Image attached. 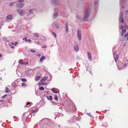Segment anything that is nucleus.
<instances>
[{
    "instance_id": "f257e3e1",
    "label": "nucleus",
    "mask_w": 128,
    "mask_h": 128,
    "mask_svg": "<svg viewBox=\"0 0 128 128\" xmlns=\"http://www.w3.org/2000/svg\"><path fill=\"white\" fill-rule=\"evenodd\" d=\"M90 12V9L87 8L84 11V15L83 18V20L85 21L86 19L88 18L89 16Z\"/></svg>"
},
{
    "instance_id": "f03ea898",
    "label": "nucleus",
    "mask_w": 128,
    "mask_h": 128,
    "mask_svg": "<svg viewBox=\"0 0 128 128\" xmlns=\"http://www.w3.org/2000/svg\"><path fill=\"white\" fill-rule=\"evenodd\" d=\"M74 108H73L72 106L71 105H68V106L67 110L69 111H74L76 110V107L74 106Z\"/></svg>"
},
{
    "instance_id": "7ed1b4c3",
    "label": "nucleus",
    "mask_w": 128,
    "mask_h": 128,
    "mask_svg": "<svg viewBox=\"0 0 128 128\" xmlns=\"http://www.w3.org/2000/svg\"><path fill=\"white\" fill-rule=\"evenodd\" d=\"M77 36L79 40H82L81 31L80 29H78L77 31Z\"/></svg>"
},
{
    "instance_id": "20e7f679",
    "label": "nucleus",
    "mask_w": 128,
    "mask_h": 128,
    "mask_svg": "<svg viewBox=\"0 0 128 128\" xmlns=\"http://www.w3.org/2000/svg\"><path fill=\"white\" fill-rule=\"evenodd\" d=\"M119 21L122 23H123L124 22L123 14L122 12H120V14Z\"/></svg>"
},
{
    "instance_id": "39448f33",
    "label": "nucleus",
    "mask_w": 128,
    "mask_h": 128,
    "mask_svg": "<svg viewBox=\"0 0 128 128\" xmlns=\"http://www.w3.org/2000/svg\"><path fill=\"white\" fill-rule=\"evenodd\" d=\"M52 4L56 6H58L60 4V2L58 0H52Z\"/></svg>"
},
{
    "instance_id": "423d86ee",
    "label": "nucleus",
    "mask_w": 128,
    "mask_h": 128,
    "mask_svg": "<svg viewBox=\"0 0 128 128\" xmlns=\"http://www.w3.org/2000/svg\"><path fill=\"white\" fill-rule=\"evenodd\" d=\"M113 54L114 57V59L116 62L117 60L119 58L118 55V54H116V52L115 53L113 52Z\"/></svg>"
},
{
    "instance_id": "0eeeda50",
    "label": "nucleus",
    "mask_w": 128,
    "mask_h": 128,
    "mask_svg": "<svg viewBox=\"0 0 128 128\" xmlns=\"http://www.w3.org/2000/svg\"><path fill=\"white\" fill-rule=\"evenodd\" d=\"M25 12L24 10H21L18 12V13L21 16H22L24 14Z\"/></svg>"
},
{
    "instance_id": "6e6552de",
    "label": "nucleus",
    "mask_w": 128,
    "mask_h": 128,
    "mask_svg": "<svg viewBox=\"0 0 128 128\" xmlns=\"http://www.w3.org/2000/svg\"><path fill=\"white\" fill-rule=\"evenodd\" d=\"M87 55L88 59L90 61H91L92 60V58L91 56V54L90 52H87Z\"/></svg>"
},
{
    "instance_id": "1a4fd4ad",
    "label": "nucleus",
    "mask_w": 128,
    "mask_h": 128,
    "mask_svg": "<svg viewBox=\"0 0 128 128\" xmlns=\"http://www.w3.org/2000/svg\"><path fill=\"white\" fill-rule=\"evenodd\" d=\"M24 6V4H17L16 6L19 8H22Z\"/></svg>"
},
{
    "instance_id": "9d476101",
    "label": "nucleus",
    "mask_w": 128,
    "mask_h": 128,
    "mask_svg": "<svg viewBox=\"0 0 128 128\" xmlns=\"http://www.w3.org/2000/svg\"><path fill=\"white\" fill-rule=\"evenodd\" d=\"M52 26H53V27L54 26H55L57 28H58L59 27L57 24L55 22L52 23Z\"/></svg>"
},
{
    "instance_id": "9b49d317",
    "label": "nucleus",
    "mask_w": 128,
    "mask_h": 128,
    "mask_svg": "<svg viewBox=\"0 0 128 128\" xmlns=\"http://www.w3.org/2000/svg\"><path fill=\"white\" fill-rule=\"evenodd\" d=\"M51 120L48 119H46L44 120V122L45 123H47V124H49V122H50Z\"/></svg>"
},
{
    "instance_id": "f8f14e48",
    "label": "nucleus",
    "mask_w": 128,
    "mask_h": 128,
    "mask_svg": "<svg viewBox=\"0 0 128 128\" xmlns=\"http://www.w3.org/2000/svg\"><path fill=\"white\" fill-rule=\"evenodd\" d=\"M74 50L76 51H78L79 50L78 46L77 45L74 46Z\"/></svg>"
},
{
    "instance_id": "ddd939ff",
    "label": "nucleus",
    "mask_w": 128,
    "mask_h": 128,
    "mask_svg": "<svg viewBox=\"0 0 128 128\" xmlns=\"http://www.w3.org/2000/svg\"><path fill=\"white\" fill-rule=\"evenodd\" d=\"M46 58V57L44 56H42L41 58H40V62H42Z\"/></svg>"
},
{
    "instance_id": "4468645a",
    "label": "nucleus",
    "mask_w": 128,
    "mask_h": 128,
    "mask_svg": "<svg viewBox=\"0 0 128 128\" xmlns=\"http://www.w3.org/2000/svg\"><path fill=\"white\" fill-rule=\"evenodd\" d=\"M48 78V77H44L42 78L40 82H45L46 80H47Z\"/></svg>"
},
{
    "instance_id": "2eb2a0df",
    "label": "nucleus",
    "mask_w": 128,
    "mask_h": 128,
    "mask_svg": "<svg viewBox=\"0 0 128 128\" xmlns=\"http://www.w3.org/2000/svg\"><path fill=\"white\" fill-rule=\"evenodd\" d=\"M12 16L11 15H9L8 16L6 17V19L8 20H11L12 19Z\"/></svg>"
},
{
    "instance_id": "dca6fc26",
    "label": "nucleus",
    "mask_w": 128,
    "mask_h": 128,
    "mask_svg": "<svg viewBox=\"0 0 128 128\" xmlns=\"http://www.w3.org/2000/svg\"><path fill=\"white\" fill-rule=\"evenodd\" d=\"M66 28V32L67 33H68V24L67 23H66V24L65 26Z\"/></svg>"
},
{
    "instance_id": "f3484780",
    "label": "nucleus",
    "mask_w": 128,
    "mask_h": 128,
    "mask_svg": "<svg viewBox=\"0 0 128 128\" xmlns=\"http://www.w3.org/2000/svg\"><path fill=\"white\" fill-rule=\"evenodd\" d=\"M33 34L34 36L36 38H38L39 37V35L38 33H35Z\"/></svg>"
},
{
    "instance_id": "a211bd4d",
    "label": "nucleus",
    "mask_w": 128,
    "mask_h": 128,
    "mask_svg": "<svg viewBox=\"0 0 128 128\" xmlns=\"http://www.w3.org/2000/svg\"><path fill=\"white\" fill-rule=\"evenodd\" d=\"M76 18L77 19H78L79 20H83V18H82L80 16H78V15H77L76 16Z\"/></svg>"
},
{
    "instance_id": "6ab92c4d",
    "label": "nucleus",
    "mask_w": 128,
    "mask_h": 128,
    "mask_svg": "<svg viewBox=\"0 0 128 128\" xmlns=\"http://www.w3.org/2000/svg\"><path fill=\"white\" fill-rule=\"evenodd\" d=\"M5 92H6V93H9L10 92V90L7 87H6L5 88Z\"/></svg>"
},
{
    "instance_id": "aec40b11",
    "label": "nucleus",
    "mask_w": 128,
    "mask_h": 128,
    "mask_svg": "<svg viewBox=\"0 0 128 128\" xmlns=\"http://www.w3.org/2000/svg\"><path fill=\"white\" fill-rule=\"evenodd\" d=\"M94 5L95 6L94 9H96L98 8V5H97V2L96 1H95L94 3Z\"/></svg>"
},
{
    "instance_id": "412c9836",
    "label": "nucleus",
    "mask_w": 128,
    "mask_h": 128,
    "mask_svg": "<svg viewBox=\"0 0 128 128\" xmlns=\"http://www.w3.org/2000/svg\"><path fill=\"white\" fill-rule=\"evenodd\" d=\"M58 12H56V13H55L53 16V18L54 19L56 18L58 16Z\"/></svg>"
},
{
    "instance_id": "4be33fe9",
    "label": "nucleus",
    "mask_w": 128,
    "mask_h": 128,
    "mask_svg": "<svg viewBox=\"0 0 128 128\" xmlns=\"http://www.w3.org/2000/svg\"><path fill=\"white\" fill-rule=\"evenodd\" d=\"M19 62L22 65L24 64V63L23 62V60L22 59H20V60L19 61Z\"/></svg>"
},
{
    "instance_id": "5701e85b",
    "label": "nucleus",
    "mask_w": 128,
    "mask_h": 128,
    "mask_svg": "<svg viewBox=\"0 0 128 128\" xmlns=\"http://www.w3.org/2000/svg\"><path fill=\"white\" fill-rule=\"evenodd\" d=\"M30 102H27L26 104V105L24 107L30 106Z\"/></svg>"
},
{
    "instance_id": "b1692460",
    "label": "nucleus",
    "mask_w": 128,
    "mask_h": 128,
    "mask_svg": "<svg viewBox=\"0 0 128 128\" xmlns=\"http://www.w3.org/2000/svg\"><path fill=\"white\" fill-rule=\"evenodd\" d=\"M52 90L54 93H58V92H57L56 90H54V88H52Z\"/></svg>"
},
{
    "instance_id": "393cba45",
    "label": "nucleus",
    "mask_w": 128,
    "mask_h": 128,
    "mask_svg": "<svg viewBox=\"0 0 128 128\" xmlns=\"http://www.w3.org/2000/svg\"><path fill=\"white\" fill-rule=\"evenodd\" d=\"M21 85L23 86H27V85L24 82L22 83Z\"/></svg>"
},
{
    "instance_id": "a878e982",
    "label": "nucleus",
    "mask_w": 128,
    "mask_h": 128,
    "mask_svg": "<svg viewBox=\"0 0 128 128\" xmlns=\"http://www.w3.org/2000/svg\"><path fill=\"white\" fill-rule=\"evenodd\" d=\"M40 78V77L39 76H38L36 78V81H38L39 80Z\"/></svg>"
},
{
    "instance_id": "bb28decb",
    "label": "nucleus",
    "mask_w": 128,
    "mask_h": 128,
    "mask_svg": "<svg viewBox=\"0 0 128 128\" xmlns=\"http://www.w3.org/2000/svg\"><path fill=\"white\" fill-rule=\"evenodd\" d=\"M75 120L77 121L80 120V118L79 117H77L75 118Z\"/></svg>"
},
{
    "instance_id": "cd10ccee",
    "label": "nucleus",
    "mask_w": 128,
    "mask_h": 128,
    "mask_svg": "<svg viewBox=\"0 0 128 128\" xmlns=\"http://www.w3.org/2000/svg\"><path fill=\"white\" fill-rule=\"evenodd\" d=\"M47 98L48 100H52V97L51 96H50L49 97H48Z\"/></svg>"
},
{
    "instance_id": "c85d7f7f",
    "label": "nucleus",
    "mask_w": 128,
    "mask_h": 128,
    "mask_svg": "<svg viewBox=\"0 0 128 128\" xmlns=\"http://www.w3.org/2000/svg\"><path fill=\"white\" fill-rule=\"evenodd\" d=\"M34 10V9H31V10H29V13L30 14H32L33 12V11Z\"/></svg>"
},
{
    "instance_id": "c756f323",
    "label": "nucleus",
    "mask_w": 128,
    "mask_h": 128,
    "mask_svg": "<svg viewBox=\"0 0 128 128\" xmlns=\"http://www.w3.org/2000/svg\"><path fill=\"white\" fill-rule=\"evenodd\" d=\"M22 81L23 82H26V80L24 78H22L21 79Z\"/></svg>"
},
{
    "instance_id": "7c9ffc66",
    "label": "nucleus",
    "mask_w": 128,
    "mask_h": 128,
    "mask_svg": "<svg viewBox=\"0 0 128 128\" xmlns=\"http://www.w3.org/2000/svg\"><path fill=\"white\" fill-rule=\"evenodd\" d=\"M39 89L40 90H44V88L43 86H41L40 87Z\"/></svg>"
},
{
    "instance_id": "2f4dec72",
    "label": "nucleus",
    "mask_w": 128,
    "mask_h": 128,
    "mask_svg": "<svg viewBox=\"0 0 128 128\" xmlns=\"http://www.w3.org/2000/svg\"><path fill=\"white\" fill-rule=\"evenodd\" d=\"M34 42L35 43H36V44H37L38 45H40V42H38V41H37V42H36L35 41H34Z\"/></svg>"
},
{
    "instance_id": "473e14b6",
    "label": "nucleus",
    "mask_w": 128,
    "mask_h": 128,
    "mask_svg": "<svg viewBox=\"0 0 128 128\" xmlns=\"http://www.w3.org/2000/svg\"><path fill=\"white\" fill-rule=\"evenodd\" d=\"M15 3H10L9 5V6H13V4H15Z\"/></svg>"
},
{
    "instance_id": "72a5a7b5",
    "label": "nucleus",
    "mask_w": 128,
    "mask_h": 128,
    "mask_svg": "<svg viewBox=\"0 0 128 128\" xmlns=\"http://www.w3.org/2000/svg\"><path fill=\"white\" fill-rule=\"evenodd\" d=\"M30 50L31 52H36L35 50H33L32 49H30Z\"/></svg>"
},
{
    "instance_id": "f704fd0d",
    "label": "nucleus",
    "mask_w": 128,
    "mask_h": 128,
    "mask_svg": "<svg viewBox=\"0 0 128 128\" xmlns=\"http://www.w3.org/2000/svg\"><path fill=\"white\" fill-rule=\"evenodd\" d=\"M123 27H124L123 26H119V28L120 29H121L122 30L123 29Z\"/></svg>"
},
{
    "instance_id": "c9c22d12",
    "label": "nucleus",
    "mask_w": 128,
    "mask_h": 128,
    "mask_svg": "<svg viewBox=\"0 0 128 128\" xmlns=\"http://www.w3.org/2000/svg\"><path fill=\"white\" fill-rule=\"evenodd\" d=\"M12 85L13 86L15 87L16 86V84L14 82L12 83Z\"/></svg>"
},
{
    "instance_id": "e433bc0d",
    "label": "nucleus",
    "mask_w": 128,
    "mask_h": 128,
    "mask_svg": "<svg viewBox=\"0 0 128 128\" xmlns=\"http://www.w3.org/2000/svg\"><path fill=\"white\" fill-rule=\"evenodd\" d=\"M122 32H123L124 33H125L126 32V30L125 29H123L122 30Z\"/></svg>"
},
{
    "instance_id": "4c0bfd02",
    "label": "nucleus",
    "mask_w": 128,
    "mask_h": 128,
    "mask_svg": "<svg viewBox=\"0 0 128 128\" xmlns=\"http://www.w3.org/2000/svg\"><path fill=\"white\" fill-rule=\"evenodd\" d=\"M52 34L54 36V38H56V34L54 32L52 33Z\"/></svg>"
},
{
    "instance_id": "58836bf2",
    "label": "nucleus",
    "mask_w": 128,
    "mask_h": 128,
    "mask_svg": "<svg viewBox=\"0 0 128 128\" xmlns=\"http://www.w3.org/2000/svg\"><path fill=\"white\" fill-rule=\"evenodd\" d=\"M87 114L89 116H90L92 117V115L90 113H88Z\"/></svg>"
},
{
    "instance_id": "ea45409f",
    "label": "nucleus",
    "mask_w": 128,
    "mask_h": 128,
    "mask_svg": "<svg viewBox=\"0 0 128 128\" xmlns=\"http://www.w3.org/2000/svg\"><path fill=\"white\" fill-rule=\"evenodd\" d=\"M59 108L60 109H61L62 110H63L64 109V108H62V107L61 106H60L59 107Z\"/></svg>"
},
{
    "instance_id": "a19ab883",
    "label": "nucleus",
    "mask_w": 128,
    "mask_h": 128,
    "mask_svg": "<svg viewBox=\"0 0 128 128\" xmlns=\"http://www.w3.org/2000/svg\"><path fill=\"white\" fill-rule=\"evenodd\" d=\"M37 111L36 110H33L32 111V113H34L36 112Z\"/></svg>"
},
{
    "instance_id": "79ce46f5",
    "label": "nucleus",
    "mask_w": 128,
    "mask_h": 128,
    "mask_svg": "<svg viewBox=\"0 0 128 128\" xmlns=\"http://www.w3.org/2000/svg\"><path fill=\"white\" fill-rule=\"evenodd\" d=\"M128 36V32L124 36L125 37H126Z\"/></svg>"
},
{
    "instance_id": "37998d69",
    "label": "nucleus",
    "mask_w": 128,
    "mask_h": 128,
    "mask_svg": "<svg viewBox=\"0 0 128 128\" xmlns=\"http://www.w3.org/2000/svg\"><path fill=\"white\" fill-rule=\"evenodd\" d=\"M22 40H24L25 41H27V39L26 38H23V39H22Z\"/></svg>"
},
{
    "instance_id": "c03bdc74",
    "label": "nucleus",
    "mask_w": 128,
    "mask_h": 128,
    "mask_svg": "<svg viewBox=\"0 0 128 128\" xmlns=\"http://www.w3.org/2000/svg\"><path fill=\"white\" fill-rule=\"evenodd\" d=\"M24 2L23 0H19L18 2Z\"/></svg>"
},
{
    "instance_id": "a18cd8bd",
    "label": "nucleus",
    "mask_w": 128,
    "mask_h": 128,
    "mask_svg": "<svg viewBox=\"0 0 128 128\" xmlns=\"http://www.w3.org/2000/svg\"><path fill=\"white\" fill-rule=\"evenodd\" d=\"M54 99L55 100H58V98L57 96H55V97Z\"/></svg>"
},
{
    "instance_id": "49530a36",
    "label": "nucleus",
    "mask_w": 128,
    "mask_h": 128,
    "mask_svg": "<svg viewBox=\"0 0 128 128\" xmlns=\"http://www.w3.org/2000/svg\"><path fill=\"white\" fill-rule=\"evenodd\" d=\"M125 0H121L122 2V4H124V2H125Z\"/></svg>"
},
{
    "instance_id": "de8ad7c7",
    "label": "nucleus",
    "mask_w": 128,
    "mask_h": 128,
    "mask_svg": "<svg viewBox=\"0 0 128 128\" xmlns=\"http://www.w3.org/2000/svg\"><path fill=\"white\" fill-rule=\"evenodd\" d=\"M46 47V46H45V45H44V46H42V48H45Z\"/></svg>"
},
{
    "instance_id": "09e8293b",
    "label": "nucleus",
    "mask_w": 128,
    "mask_h": 128,
    "mask_svg": "<svg viewBox=\"0 0 128 128\" xmlns=\"http://www.w3.org/2000/svg\"><path fill=\"white\" fill-rule=\"evenodd\" d=\"M6 96V95H5L3 96H2V98H5Z\"/></svg>"
},
{
    "instance_id": "8fccbe9b",
    "label": "nucleus",
    "mask_w": 128,
    "mask_h": 128,
    "mask_svg": "<svg viewBox=\"0 0 128 128\" xmlns=\"http://www.w3.org/2000/svg\"><path fill=\"white\" fill-rule=\"evenodd\" d=\"M24 64L28 65V62H25L24 63Z\"/></svg>"
},
{
    "instance_id": "3c124183",
    "label": "nucleus",
    "mask_w": 128,
    "mask_h": 128,
    "mask_svg": "<svg viewBox=\"0 0 128 128\" xmlns=\"http://www.w3.org/2000/svg\"><path fill=\"white\" fill-rule=\"evenodd\" d=\"M0 102H4V100H0Z\"/></svg>"
},
{
    "instance_id": "603ef678",
    "label": "nucleus",
    "mask_w": 128,
    "mask_h": 128,
    "mask_svg": "<svg viewBox=\"0 0 128 128\" xmlns=\"http://www.w3.org/2000/svg\"><path fill=\"white\" fill-rule=\"evenodd\" d=\"M31 42V40L30 39H28L27 40L28 42Z\"/></svg>"
},
{
    "instance_id": "864d4df0",
    "label": "nucleus",
    "mask_w": 128,
    "mask_h": 128,
    "mask_svg": "<svg viewBox=\"0 0 128 128\" xmlns=\"http://www.w3.org/2000/svg\"><path fill=\"white\" fill-rule=\"evenodd\" d=\"M18 43V42H15L14 44V46H16V44Z\"/></svg>"
},
{
    "instance_id": "5fc2aeb1",
    "label": "nucleus",
    "mask_w": 128,
    "mask_h": 128,
    "mask_svg": "<svg viewBox=\"0 0 128 128\" xmlns=\"http://www.w3.org/2000/svg\"><path fill=\"white\" fill-rule=\"evenodd\" d=\"M123 33L124 32H121V35L122 36L124 35Z\"/></svg>"
},
{
    "instance_id": "6e6d98bb",
    "label": "nucleus",
    "mask_w": 128,
    "mask_h": 128,
    "mask_svg": "<svg viewBox=\"0 0 128 128\" xmlns=\"http://www.w3.org/2000/svg\"><path fill=\"white\" fill-rule=\"evenodd\" d=\"M10 46L12 48H14V46H13L11 45H10Z\"/></svg>"
},
{
    "instance_id": "4d7b16f0",
    "label": "nucleus",
    "mask_w": 128,
    "mask_h": 128,
    "mask_svg": "<svg viewBox=\"0 0 128 128\" xmlns=\"http://www.w3.org/2000/svg\"><path fill=\"white\" fill-rule=\"evenodd\" d=\"M54 10L56 12V11H58V9H56V8H55L54 9Z\"/></svg>"
},
{
    "instance_id": "13d9d810",
    "label": "nucleus",
    "mask_w": 128,
    "mask_h": 128,
    "mask_svg": "<svg viewBox=\"0 0 128 128\" xmlns=\"http://www.w3.org/2000/svg\"><path fill=\"white\" fill-rule=\"evenodd\" d=\"M121 7L123 9L124 8V6H122Z\"/></svg>"
},
{
    "instance_id": "bf43d9fd",
    "label": "nucleus",
    "mask_w": 128,
    "mask_h": 128,
    "mask_svg": "<svg viewBox=\"0 0 128 128\" xmlns=\"http://www.w3.org/2000/svg\"><path fill=\"white\" fill-rule=\"evenodd\" d=\"M37 55L38 56H40L41 55L40 54H37Z\"/></svg>"
},
{
    "instance_id": "052dcab7",
    "label": "nucleus",
    "mask_w": 128,
    "mask_h": 128,
    "mask_svg": "<svg viewBox=\"0 0 128 128\" xmlns=\"http://www.w3.org/2000/svg\"><path fill=\"white\" fill-rule=\"evenodd\" d=\"M11 44H12V45H14V43H13V42H12L11 43Z\"/></svg>"
},
{
    "instance_id": "680f3d73",
    "label": "nucleus",
    "mask_w": 128,
    "mask_h": 128,
    "mask_svg": "<svg viewBox=\"0 0 128 128\" xmlns=\"http://www.w3.org/2000/svg\"><path fill=\"white\" fill-rule=\"evenodd\" d=\"M58 126L59 128H60V125H58Z\"/></svg>"
},
{
    "instance_id": "e2e57ef3",
    "label": "nucleus",
    "mask_w": 128,
    "mask_h": 128,
    "mask_svg": "<svg viewBox=\"0 0 128 128\" xmlns=\"http://www.w3.org/2000/svg\"><path fill=\"white\" fill-rule=\"evenodd\" d=\"M2 55L1 54H0V57H1L2 56Z\"/></svg>"
},
{
    "instance_id": "0e129e2a",
    "label": "nucleus",
    "mask_w": 128,
    "mask_h": 128,
    "mask_svg": "<svg viewBox=\"0 0 128 128\" xmlns=\"http://www.w3.org/2000/svg\"><path fill=\"white\" fill-rule=\"evenodd\" d=\"M67 122H68V123L69 122H70V121H69V120H68V121H67Z\"/></svg>"
},
{
    "instance_id": "69168bd1",
    "label": "nucleus",
    "mask_w": 128,
    "mask_h": 128,
    "mask_svg": "<svg viewBox=\"0 0 128 128\" xmlns=\"http://www.w3.org/2000/svg\"><path fill=\"white\" fill-rule=\"evenodd\" d=\"M126 46V45L125 44H124V45H123L124 46Z\"/></svg>"
},
{
    "instance_id": "338daca9",
    "label": "nucleus",
    "mask_w": 128,
    "mask_h": 128,
    "mask_svg": "<svg viewBox=\"0 0 128 128\" xmlns=\"http://www.w3.org/2000/svg\"><path fill=\"white\" fill-rule=\"evenodd\" d=\"M126 12H128V10H127L126 11Z\"/></svg>"
},
{
    "instance_id": "774afa93",
    "label": "nucleus",
    "mask_w": 128,
    "mask_h": 128,
    "mask_svg": "<svg viewBox=\"0 0 128 128\" xmlns=\"http://www.w3.org/2000/svg\"><path fill=\"white\" fill-rule=\"evenodd\" d=\"M127 39L128 40V37L127 38Z\"/></svg>"
}]
</instances>
